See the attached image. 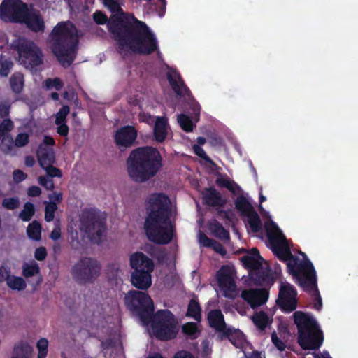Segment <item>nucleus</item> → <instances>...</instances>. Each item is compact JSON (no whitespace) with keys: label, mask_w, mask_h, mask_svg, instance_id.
<instances>
[{"label":"nucleus","mask_w":358,"mask_h":358,"mask_svg":"<svg viewBox=\"0 0 358 358\" xmlns=\"http://www.w3.org/2000/svg\"><path fill=\"white\" fill-rule=\"evenodd\" d=\"M50 238L53 241H57L61 238V231L59 228H55L50 236Z\"/></svg>","instance_id":"nucleus-64"},{"label":"nucleus","mask_w":358,"mask_h":358,"mask_svg":"<svg viewBox=\"0 0 358 358\" xmlns=\"http://www.w3.org/2000/svg\"><path fill=\"white\" fill-rule=\"evenodd\" d=\"M9 85L15 95L20 94L24 87V74L20 71L13 73L9 78Z\"/></svg>","instance_id":"nucleus-26"},{"label":"nucleus","mask_w":358,"mask_h":358,"mask_svg":"<svg viewBox=\"0 0 358 358\" xmlns=\"http://www.w3.org/2000/svg\"><path fill=\"white\" fill-rule=\"evenodd\" d=\"M79 229L85 233L92 242L99 243L106 230L105 214L95 208L84 210L80 218Z\"/></svg>","instance_id":"nucleus-8"},{"label":"nucleus","mask_w":358,"mask_h":358,"mask_svg":"<svg viewBox=\"0 0 358 358\" xmlns=\"http://www.w3.org/2000/svg\"><path fill=\"white\" fill-rule=\"evenodd\" d=\"M210 229L217 238L223 240L229 238V231L217 220H214L210 223Z\"/></svg>","instance_id":"nucleus-31"},{"label":"nucleus","mask_w":358,"mask_h":358,"mask_svg":"<svg viewBox=\"0 0 358 358\" xmlns=\"http://www.w3.org/2000/svg\"><path fill=\"white\" fill-rule=\"evenodd\" d=\"M101 271L100 262L93 257H81L71 269L73 280L79 285L94 283Z\"/></svg>","instance_id":"nucleus-12"},{"label":"nucleus","mask_w":358,"mask_h":358,"mask_svg":"<svg viewBox=\"0 0 358 358\" xmlns=\"http://www.w3.org/2000/svg\"><path fill=\"white\" fill-rule=\"evenodd\" d=\"M55 141L52 136H45L43 140V143H41V145H43L45 147H47L48 145H55Z\"/></svg>","instance_id":"nucleus-63"},{"label":"nucleus","mask_w":358,"mask_h":358,"mask_svg":"<svg viewBox=\"0 0 358 358\" xmlns=\"http://www.w3.org/2000/svg\"><path fill=\"white\" fill-rule=\"evenodd\" d=\"M103 3L112 15L108 18L102 11L96 10L93 20L97 24H107L119 52L127 48L141 55H149L155 51L160 53L157 40L145 22L124 13L119 0H103Z\"/></svg>","instance_id":"nucleus-1"},{"label":"nucleus","mask_w":358,"mask_h":358,"mask_svg":"<svg viewBox=\"0 0 358 358\" xmlns=\"http://www.w3.org/2000/svg\"><path fill=\"white\" fill-rule=\"evenodd\" d=\"M169 203V198L164 193H153L145 201V233L148 239L156 244L166 245L173 238Z\"/></svg>","instance_id":"nucleus-2"},{"label":"nucleus","mask_w":358,"mask_h":358,"mask_svg":"<svg viewBox=\"0 0 358 358\" xmlns=\"http://www.w3.org/2000/svg\"><path fill=\"white\" fill-rule=\"evenodd\" d=\"M296 325L297 342L303 350H318L324 341V334L315 318L310 314L296 311L293 315Z\"/></svg>","instance_id":"nucleus-7"},{"label":"nucleus","mask_w":358,"mask_h":358,"mask_svg":"<svg viewBox=\"0 0 358 358\" xmlns=\"http://www.w3.org/2000/svg\"><path fill=\"white\" fill-rule=\"evenodd\" d=\"M199 242L205 247L211 248L215 240L208 238L205 234L201 233L199 234Z\"/></svg>","instance_id":"nucleus-54"},{"label":"nucleus","mask_w":358,"mask_h":358,"mask_svg":"<svg viewBox=\"0 0 358 358\" xmlns=\"http://www.w3.org/2000/svg\"><path fill=\"white\" fill-rule=\"evenodd\" d=\"M46 85L48 88L55 87L57 90H61V88L63 87L62 82L58 78L47 79Z\"/></svg>","instance_id":"nucleus-52"},{"label":"nucleus","mask_w":358,"mask_h":358,"mask_svg":"<svg viewBox=\"0 0 358 358\" xmlns=\"http://www.w3.org/2000/svg\"><path fill=\"white\" fill-rule=\"evenodd\" d=\"M192 148L194 152L198 157H201V159H204L206 162L210 164H214L213 160L206 155V152L201 146L198 145H194Z\"/></svg>","instance_id":"nucleus-49"},{"label":"nucleus","mask_w":358,"mask_h":358,"mask_svg":"<svg viewBox=\"0 0 358 358\" xmlns=\"http://www.w3.org/2000/svg\"><path fill=\"white\" fill-rule=\"evenodd\" d=\"M265 229L272 252L280 261L287 262L289 273L296 280L310 270L313 271V264L305 253H301L304 257L303 261L292 254L289 248L285 245V237L276 223L273 221L266 222Z\"/></svg>","instance_id":"nucleus-3"},{"label":"nucleus","mask_w":358,"mask_h":358,"mask_svg":"<svg viewBox=\"0 0 358 358\" xmlns=\"http://www.w3.org/2000/svg\"><path fill=\"white\" fill-rule=\"evenodd\" d=\"M38 183L47 190L52 191L55 189V184L51 178H48L44 176H41L38 177Z\"/></svg>","instance_id":"nucleus-48"},{"label":"nucleus","mask_w":358,"mask_h":358,"mask_svg":"<svg viewBox=\"0 0 358 358\" xmlns=\"http://www.w3.org/2000/svg\"><path fill=\"white\" fill-rule=\"evenodd\" d=\"M1 205L7 210H15L20 206V199L17 196L5 198L3 199Z\"/></svg>","instance_id":"nucleus-43"},{"label":"nucleus","mask_w":358,"mask_h":358,"mask_svg":"<svg viewBox=\"0 0 358 358\" xmlns=\"http://www.w3.org/2000/svg\"><path fill=\"white\" fill-rule=\"evenodd\" d=\"M137 138V131L133 126H124L118 129L114 136L116 145L120 148H129L134 145Z\"/></svg>","instance_id":"nucleus-18"},{"label":"nucleus","mask_w":358,"mask_h":358,"mask_svg":"<svg viewBox=\"0 0 358 358\" xmlns=\"http://www.w3.org/2000/svg\"><path fill=\"white\" fill-rule=\"evenodd\" d=\"M0 16L6 22L24 24L33 32H43L45 22L38 10L22 0H3L0 5Z\"/></svg>","instance_id":"nucleus-5"},{"label":"nucleus","mask_w":358,"mask_h":358,"mask_svg":"<svg viewBox=\"0 0 358 358\" xmlns=\"http://www.w3.org/2000/svg\"><path fill=\"white\" fill-rule=\"evenodd\" d=\"M178 122L180 127L185 132H191L195 127L192 119L187 115L180 114L178 116Z\"/></svg>","instance_id":"nucleus-38"},{"label":"nucleus","mask_w":358,"mask_h":358,"mask_svg":"<svg viewBox=\"0 0 358 358\" xmlns=\"http://www.w3.org/2000/svg\"><path fill=\"white\" fill-rule=\"evenodd\" d=\"M22 268V275L26 278L40 274V268L36 262H34L31 264L25 263Z\"/></svg>","instance_id":"nucleus-39"},{"label":"nucleus","mask_w":358,"mask_h":358,"mask_svg":"<svg viewBox=\"0 0 358 358\" xmlns=\"http://www.w3.org/2000/svg\"><path fill=\"white\" fill-rule=\"evenodd\" d=\"M201 308L199 302L194 299H191L187 307L186 315L194 318L197 322H200L201 319Z\"/></svg>","instance_id":"nucleus-30"},{"label":"nucleus","mask_w":358,"mask_h":358,"mask_svg":"<svg viewBox=\"0 0 358 358\" xmlns=\"http://www.w3.org/2000/svg\"><path fill=\"white\" fill-rule=\"evenodd\" d=\"M182 331L192 339L196 338L200 333L197 324L194 322H187L184 324L182 327Z\"/></svg>","instance_id":"nucleus-37"},{"label":"nucleus","mask_w":358,"mask_h":358,"mask_svg":"<svg viewBox=\"0 0 358 358\" xmlns=\"http://www.w3.org/2000/svg\"><path fill=\"white\" fill-rule=\"evenodd\" d=\"M50 201H55L59 203L62 200V194L61 192H53V194L48 196Z\"/></svg>","instance_id":"nucleus-61"},{"label":"nucleus","mask_w":358,"mask_h":358,"mask_svg":"<svg viewBox=\"0 0 358 358\" xmlns=\"http://www.w3.org/2000/svg\"><path fill=\"white\" fill-rule=\"evenodd\" d=\"M27 174L20 169L15 170L13 173V180L15 183L23 181L27 178Z\"/></svg>","instance_id":"nucleus-55"},{"label":"nucleus","mask_w":358,"mask_h":358,"mask_svg":"<svg viewBox=\"0 0 358 358\" xmlns=\"http://www.w3.org/2000/svg\"><path fill=\"white\" fill-rule=\"evenodd\" d=\"M11 104L8 101H4L0 103V117L1 118H7L10 112Z\"/></svg>","instance_id":"nucleus-51"},{"label":"nucleus","mask_w":358,"mask_h":358,"mask_svg":"<svg viewBox=\"0 0 358 358\" xmlns=\"http://www.w3.org/2000/svg\"><path fill=\"white\" fill-rule=\"evenodd\" d=\"M35 211L34 205L31 202H26L19 214V217L24 222H29L34 215Z\"/></svg>","instance_id":"nucleus-36"},{"label":"nucleus","mask_w":358,"mask_h":358,"mask_svg":"<svg viewBox=\"0 0 358 358\" xmlns=\"http://www.w3.org/2000/svg\"><path fill=\"white\" fill-rule=\"evenodd\" d=\"M235 207L243 216L255 210L252 204L243 195L238 196L235 200Z\"/></svg>","instance_id":"nucleus-29"},{"label":"nucleus","mask_w":358,"mask_h":358,"mask_svg":"<svg viewBox=\"0 0 358 358\" xmlns=\"http://www.w3.org/2000/svg\"><path fill=\"white\" fill-rule=\"evenodd\" d=\"M202 195L203 203L208 206L221 208L227 203V200L214 187L205 188Z\"/></svg>","instance_id":"nucleus-20"},{"label":"nucleus","mask_w":358,"mask_h":358,"mask_svg":"<svg viewBox=\"0 0 358 358\" xmlns=\"http://www.w3.org/2000/svg\"><path fill=\"white\" fill-rule=\"evenodd\" d=\"M70 108L68 106H63L56 115L55 124H59L66 122V116L69 113Z\"/></svg>","instance_id":"nucleus-46"},{"label":"nucleus","mask_w":358,"mask_h":358,"mask_svg":"<svg viewBox=\"0 0 358 358\" xmlns=\"http://www.w3.org/2000/svg\"><path fill=\"white\" fill-rule=\"evenodd\" d=\"M37 158L42 168L48 164H52L55 161L53 149L45 147L43 145H39L37 150Z\"/></svg>","instance_id":"nucleus-25"},{"label":"nucleus","mask_w":358,"mask_h":358,"mask_svg":"<svg viewBox=\"0 0 358 358\" xmlns=\"http://www.w3.org/2000/svg\"><path fill=\"white\" fill-rule=\"evenodd\" d=\"M211 248L217 253L225 255L227 253L226 250L224 249V246L217 241H215V243H213V245L211 246Z\"/></svg>","instance_id":"nucleus-59"},{"label":"nucleus","mask_w":358,"mask_h":358,"mask_svg":"<svg viewBox=\"0 0 358 358\" xmlns=\"http://www.w3.org/2000/svg\"><path fill=\"white\" fill-rule=\"evenodd\" d=\"M297 284L306 292L312 294L316 302L314 304V308L320 310L322 306V298L320 296L317 285V275L316 271L313 268V271L310 270L304 275H302L299 280H296Z\"/></svg>","instance_id":"nucleus-14"},{"label":"nucleus","mask_w":358,"mask_h":358,"mask_svg":"<svg viewBox=\"0 0 358 358\" xmlns=\"http://www.w3.org/2000/svg\"><path fill=\"white\" fill-rule=\"evenodd\" d=\"M43 169L46 171L48 176L50 178H61L62 176L61 170L55 166H53L52 164H48L45 167H43Z\"/></svg>","instance_id":"nucleus-50"},{"label":"nucleus","mask_w":358,"mask_h":358,"mask_svg":"<svg viewBox=\"0 0 358 358\" xmlns=\"http://www.w3.org/2000/svg\"><path fill=\"white\" fill-rule=\"evenodd\" d=\"M57 125V134L59 135H60L61 136H67L68 134H69V129L68 125L66 124V122H63V123H61V124H59Z\"/></svg>","instance_id":"nucleus-57"},{"label":"nucleus","mask_w":358,"mask_h":358,"mask_svg":"<svg viewBox=\"0 0 358 358\" xmlns=\"http://www.w3.org/2000/svg\"><path fill=\"white\" fill-rule=\"evenodd\" d=\"M252 320L254 324L261 331L265 330L273 321L264 311H259L255 313Z\"/></svg>","instance_id":"nucleus-28"},{"label":"nucleus","mask_w":358,"mask_h":358,"mask_svg":"<svg viewBox=\"0 0 358 358\" xmlns=\"http://www.w3.org/2000/svg\"><path fill=\"white\" fill-rule=\"evenodd\" d=\"M41 224L38 221L34 220L27 227V236L34 241H40L41 238Z\"/></svg>","instance_id":"nucleus-33"},{"label":"nucleus","mask_w":358,"mask_h":358,"mask_svg":"<svg viewBox=\"0 0 358 358\" xmlns=\"http://www.w3.org/2000/svg\"><path fill=\"white\" fill-rule=\"evenodd\" d=\"M29 141V136L26 133L18 134L15 139V146L22 148L28 144Z\"/></svg>","instance_id":"nucleus-47"},{"label":"nucleus","mask_w":358,"mask_h":358,"mask_svg":"<svg viewBox=\"0 0 358 358\" xmlns=\"http://www.w3.org/2000/svg\"><path fill=\"white\" fill-rule=\"evenodd\" d=\"M10 274V269L8 267L0 266V282L6 280L8 275Z\"/></svg>","instance_id":"nucleus-60"},{"label":"nucleus","mask_w":358,"mask_h":358,"mask_svg":"<svg viewBox=\"0 0 358 358\" xmlns=\"http://www.w3.org/2000/svg\"><path fill=\"white\" fill-rule=\"evenodd\" d=\"M174 358H194V356L188 351L182 350L177 352Z\"/></svg>","instance_id":"nucleus-62"},{"label":"nucleus","mask_w":358,"mask_h":358,"mask_svg":"<svg viewBox=\"0 0 358 358\" xmlns=\"http://www.w3.org/2000/svg\"><path fill=\"white\" fill-rule=\"evenodd\" d=\"M8 275L6 281L8 287L18 291L24 290L26 288L27 284L22 278L10 275V274Z\"/></svg>","instance_id":"nucleus-32"},{"label":"nucleus","mask_w":358,"mask_h":358,"mask_svg":"<svg viewBox=\"0 0 358 358\" xmlns=\"http://www.w3.org/2000/svg\"><path fill=\"white\" fill-rule=\"evenodd\" d=\"M48 341L46 338H42L38 340L36 344L38 349V358H46L48 354Z\"/></svg>","instance_id":"nucleus-44"},{"label":"nucleus","mask_w":358,"mask_h":358,"mask_svg":"<svg viewBox=\"0 0 358 358\" xmlns=\"http://www.w3.org/2000/svg\"><path fill=\"white\" fill-rule=\"evenodd\" d=\"M245 216L248 217V222L252 231L259 232L262 229V221L257 213L254 210Z\"/></svg>","instance_id":"nucleus-34"},{"label":"nucleus","mask_w":358,"mask_h":358,"mask_svg":"<svg viewBox=\"0 0 358 358\" xmlns=\"http://www.w3.org/2000/svg\"><path fill=\"white\" fill-rule=\"evenodd\" d=\"M153 333L159 341L175 338L178 333V323L176 316L167 309L157 310L151 316L150 323Z\"/></svg>","instance_id":"nucleus-10"},{"label":"nucleus","mask_w":358,"mask_h":358,"mask_svg":"<svg viewBox=\"0 0 358 358\" xmlns=\"http://www.w3.org/2000/svg\"><path fill=\"white\" fill-rule=\"evenodd\" d=\"M167 80L170 86L177 96L187 97H190L192 96L190 90L185 85L183 79L178 72L174 71L173 74L168 73Z\"/></svg>","instance_id":"nucleus-19"},{"label":"nucleus","mask_w":358,"mask_h":358,"mask_svg":"<svg viewBox=\"0 0 358 358\" xmlns=\"http://www.w3.org/2000/svg\"><path fill=\"white\" fill-rule=\"evenodd\" d=\"M130 266L134 269L136 270H148L153 271L154 263L151 259L148 257L142 252H136L130 256Z\"/></svg>","instance_id":"nucleus-22"},{"label":"nucleus","mask_w":358,"mask_h":358,"mask_svg":"<svg viewBox=\"0 0 358 358\" xmlns=\"http://www.w3.org/2000/svg\"><path fill=\"white\" fill-rule=\"evenodd\" d=\"M297 292L290 283H281L276 304L284 313H289L297 308Z\"/></svg>","instance_id":"nucleus-13"},{"label":"nucleus","mask_w":358,"mask_h":358,"mask_svg":"<svg viewBox=\"0 0 358 358\" xmlns=\"http://www.w3.org/2000/svg\"><path fill=\"white\" fill-rule=\"evenodd\" d=\"M127 172L136 182H145L156 176L163 166L159 151L152 146L133 150L127 160Z\"/></svg>","instance_id":"nucleus-4"},{"label":"nucleus","mask_w":358,"mask_h":358,"mask_svg":"<svg viewBox=\"0 0 358 358\" xmlns=\"http://www.w3.org/2000/svg\"><path fill=\"white\" fill-rule=\"evenodd\" d=\"M260 260L261 259H258L255 257L250 255H245L241 258V262L244 267L251 270V272L262 267V264Z\"/></svg>","instance_id":"nucleus-35"},{"label":"nucleus","mask_w":358,"mask_h":358,"mask_svg":"<svg viewBox=\"0 0 358 358\" xmlns=\"http://www.w3.org/2000/svg\"><path fill=\"white\" fill-rule=\"evenodd\" d=\"M50 38L54 55L64 67H68L76 58L78 37L76 27L64 22H59L52 29Z\"/></svg>","instance_id":"nucleus-6"},{"label":"nucleus","mask_w":358,"mask_h":358,"mask_svg":"<svg viewBox=\"0 0 358 358\" xmlns=\"http://www.w3.org/2000/svg\"><path fill=\"white\" fill-rule=\"evenodd\" d=\"M11 48L16 52L17 59L27 69H34L43 63L41 48L32 41L19 36L13 40Z\"/></svg>","instance_id":"nucleus-9"},{"label":"nucleus","mask_w":358,"mask_h":358,"mask_svg":"<svg viewBox=\"0 0 358 358\" xmlns=\"http://www.w3.org/2000/svg\"><path fill=\"white\" fill-rule=\"evenodd\" d=\"M217 285L225 297L230 296V292L235 291L236 284L233 280L232 271L229 266L224 265L216 273Z\"/></svg>","instance_id":"nucleus-16"},{"label":"nucleus","mask_w":358,"mask_h":358,"mask_svg":"<svg viewBox=\"0 0 358 358\" xmlns=\"http://www.w3.org/2000/svg\"><path fill=\"white\" fill-rule=\"evenodd\" d=\"M148 270H136L131 275V282L133 286L141 290H147L152 285L151 273Z\"/></svg>","instance_id":"nucleus-21"},{"label":"nucleus","mask_w":358,"mask_h":358,"mask_svg":"<svg viewBox=\"0 0 358 358\" xmlns=\"http://www.w3.org/2000/svg\"><path fill=\"white\" fill-rule=\"evenodd\" d=\"M208 320L210 327L215 329L217 332H220L222 335L229 338V340L235 345L232 341L234 334L238 332L231 328L227 327L224 322V315L220 310H213L208 315Z\"/></svg>","instance_id":"nucleus-15"},{"label":"nucleus","mask_w":358,"mask_h":358,"mask_svg":"<svg viewBox=\"0 0 358 358\" xmlns=\"http://www.w3.org/2000/svg\"><path fill=\"white\" fill-rule=\"evenodd\" d=\"M27 194L29 196H38L41 194V189L38 186L33 185L29 187Z\"/></svg>","instance_id":"nucleus-58"},{"label":"nucleus","mask_w":358,"mask_h":358,"mask_svg":"<svg viewBox=\"0 0 358 358\" xmlns=\"http://www.w3.org/2000/svg\"><path fill=\"white\" fill-rule=\"evenodd\" d=\"M250 278L254 284L259 286L273 283V278L270 271L262 267L250 273Z\"/></svg>","instance_id":"nucleus-24"},{"label":"nucleus","mask_w":358,"mask_h":358,"mask_svg":"<svg viewBox=\"0 0 358 358\" xmlns=\"http://www.w3.org/2000/svg\"><path fill=\"white\" fill-rule=\"evenodd\" d=\"M13 67V62L7 59H0V76L7 77Z\"/></svg>","instance_id":"nucleus-42"},{"label":"nucleus","mask_w":358,"mask_h":358,"mask_svg":"<svg viewBox=\"0 0 358 358\" xmlns=\"http://www.w3.org/2000/svg\"><path fill=\"white\" fill-rule=\"evenodd\" d=\"M124 300L127 308L138 316L143 324H150L155 307L153 301L148 293L131 290L125 296Z\"/></svg>","instance_id":"nucleus-11"},{"label":"nucleus","mask_w":358,"mask_h":358,"mask_svg":"<svg viewBox=\"0 0 358 358\" xmlns=\"http://www.w3.org/2000/svg\"><path fill=\"white\" fill-rule=\"evenodd\" d=\"M169 122L167 117L157 116L153 126L154 140L157 143H163L168 134Z\"/></svg>","instance_id":"nucleus-23"},{"label":"nucleus","mask_w":358,"mask_h":358,"mask_svg":"<svg viewBox=\"0 0 358 358\" xmlns=\"http://www.w3.org/2000/svg\"><path fill=\"white\" fill-rule=\"evenodd\" d=\"M33 348L26 342L21 341L16 344L11 358H31Z\"/></svg>","instance_id":"nucleus-27"},{"label":"nucleus","mask_w":358,"mask_h":358,"mask_svg":"<svg viewBox=\"0 0 358 358\" xmlns=\"http://www.w3.org/2000/svg\"><path fill=\"white\" fill-rule=\"evenodd\" d=\"M271 340L274 345L280 351H282L285 349V343L278 337L275 332H273L271 334Z\"/></svg>","instance_id":"nucleus-53"},{"label":"nucleus","mask_w":358,"mask_h":358,"mask_svg":"<svg viewBox=\"0 0 358 358\" xmlns=\"http://www.w3.org/2000/svg\"><path fill=\"white\" fill-rule=\"evenodd\" d=\"M268 296L269 292L265 288L244 289L241 294V298L253 309L264 304Z\"/></svg>","instance_id":"nucleus-17"},{"label":"nucleus","mask_w":358,"mask_h":358,"mask_svg":"<svg viewBox=\"0 0 358 358\" xmlns=\"http://www.w3.org/2000/svg\"><path fill=\"white\" fill-rule=\"evenodd\" d=\"M14 127L13 122L10 118H5L0 123V133L3 136L10 135V132Z\"/></svg>","instance_id":"nucleus-45"},{"label":"nucleus","mask_w":358,"mask_h":358,"mask_svg":"<svg viewBox=\"0 0 358 358\" xmlns=\"http://www.w3.org/2000/svg\"><path fill=\"white\" fill-rule=\"evenodd\" d=\"M45 220L50 222L54 220L55 213L57 210V205L55 201H45Z\"/></svg>","instance_id":"nucleus-41"},{"label":"nucleus","mask_w":358,"mask_h":358,"mask_svg":"<svg viewBox=\"0 0 358 358\" xmlns=\"http://www.w3.org/2000/svg\"><path fill=\"white\" fill-rule=\"evenodd\" d=\"M15 143L11 135L3 136L0 144V149L4 154H9L13 150Z\"/></svg>","instance_id":"nucleus-40"},{"label":"nucleus","mask_w":358,"mask_h":358,"mask_svg":"<svg viewBox=\"0 0 358 358\" xmlns=\"http://www.w3.org/2000/svg\"><path fill=\"white\" fill-rule=\"evenodd\" d=\"M47 257V251L45 248L39 247L36 249L34 252V257L38 261H43Z\"/></svg>","instance_id":"nucleus-56"}]
</instances>
